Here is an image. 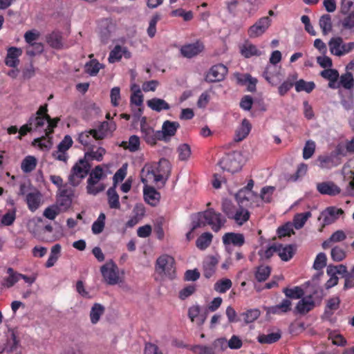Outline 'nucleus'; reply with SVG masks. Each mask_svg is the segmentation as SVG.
<instances>
[{
  "mask_svg": "<svg viewBox=\"0 0 354 354\" xmlns=\"http://www.w3.org/2000/svg\"><path fill=\"white\" fill-rule=\"evenodd\" d=\"M213 235L210 232L203 233L196 240V245L200 250L206 249L212 243Z\"/></svg>",
  "mask_w": 354,
  "mask_h": 354,
  "instance_id": "obj_46",
  "label": "nucleus"
},
{
  "mask_svg": "<svg viewBox=\"0 0 354 354\" xmlns=\"http://www.w3.org/2000/svg\"><path fill=\"white\" fill-rule=\"evenodd\" d=\"M228 71L227 68L222 64H216L210 68L205 76V81L208 82H217L224 80Z\"/></svg>",
  "mask_w": 354,
  "mask_h": 354,
  "instance_id": "obj_11",
  "label": "nucleus"
},
{
  "mask_svg": "<svg viewBox=\"0 0 354 354\" xmlns=\"http://www.w3.org/2000/svg\"><path fill=\"white\" fill-rule=\"evenodd\" d=\"M151 165L156 174L157 180H160L165 185L171 172V165L169 160L163 158L158 162H153Z\"/></svg>",
  "mask_w": 354,
  "mask_h": 354,
  "instance_id": "obj_9",
  "label": "nucleus"
},
{
  "mask_svg": "<svg viewBox=\"0 0 354 354\" xmlns=\"http://www.w3.org/2000/svg\"><path fill=\"white\" fill-rule=\"evenodd\" d=\"M22 49L17 47H10L7 50V55L5 59L6 66L16 68L19 64V57L22 55Z\"/></svg>",
  "mask_w": 354,
  "mask_h": 354,
  "instance_id": "obj_18",
  "label": "nucleus"
},
{
  "mask_svg": "<svg viewBox=\"0 0 354 354\" xmlns=\"http://www.w3.org/2000/svg\"><path fill=\"white\" fill-rule=\"evenodd\" d=\"M111 124L104 121L100 123L97 129L93 130V138L96 140L104 139L107 134L108 131L111 129Z\"/></svg>",
  "mask_w": 354,
  "mask_h": 354,
  "instance_id": "obj_34",
  "label": "nucleus"
},
{
  "mask_svg": "<svg viewBox=\"0 0 354 354\" xmlns=\"http://www.w3.org/2000/svg\"><path fill=\"white\" fill-rule=\"evenodd\" d=\"M140 138L136 135L130 136L129 141H122L120 145V147L125 149H128L131 152H135L140 149Z\"/></svg>",
  "mask_w": 354,
  "mask_h": 354,
  "instance_id": "obj_38",
  "label": "nucleus"
},
{
  "mask_svg": "<svg viewBox=\"0 0 354 354\" xmlns=\"http://www.w3.org/2000/svg\"><path fill=\"white\" fill-rule=\"evenodd\" d=\"M261 312L258 308L250 309L243 313L241 315L246 324L252 323L260 316Z\"/></svg>",
  "mask_w": 354,
  "mask_h": 354,
  "instance_id": "obj_51",
  "label": "nucleus"
},
{
  "mask_svg": "<svg viewBox=\"0 0 354 354\" xmlns=\"http://www.w3.org/2000/svg\"><path fill=\"white\" fill-rule=\"evenodd\" d=\"M171 15L173 17H183L185 21H189L194 17V14L192 11H185L183 8H178L171 11Z\"/></svg>",
  "mask_w": 354,
  "mask_h": 354,
  "instance_id": "obj_62",
  "label": "nucleus"
},
{
  "mask_svg": "<svg viewBox=\"0 0 354 354\" xmlns=\"http://www.w3.org/2000/svg\"><path fill=\"white\" fill-rule=\"evenodd\" d=\"M330 256L334 261H342L346 257V251L342 247L337 245L331 249Z\"/></svg>",
  "mask_w": 354,
  "mask_h": 354,
  "instance_id": "obj_57",
  "label": "nucleus"
},
{
  "mask_svg": "<svg viewBox=\"0 0 354 354\" xmlns=\"http://www.w3.org/2000/svg\"><path fill=\"white\" fill-rule=\"evenodd\" d=\"M37 166V160L34 156H28L21 162V168L24 173L32 171Z\"/></svg>",
  "mask_w": 354,
  "mask_h": 354,
  "instance_id": "obj_45",
  "label": "nucleus"
},
{
  "mask_svg": "<svg viewBox=\"0 0 354 354\" xmlns=\"http://www.w3.org/2000/svg\"><path fill=\"white\" fill-rule=\"evenodd\" d=\"M281 59V53L279 50H274L272 53L271 56L270 57V62L271 64L268 65L265 71L263 73V77L266 80V81L272 84V86L276 85L277 83L273 81L274 74L273 71L276 69V67L274 66L278 64Z\"/></svg>",
  "mask_w": 354,
  "mask_h": 354,
  "instance_id": "obj_10",
  "label": "nucleus"
},
{
  "mask_svg": "<svg viewBox=\"0 0 354 354\" xmlns=\"http://www.w3.org/2000/svg\"><path fill=\"white\" fill-rule=\"evenodd\" d=\"M317 190L323 195L335 196L341 193V189L333 181H325L317 184Z\"/></svg>",
  "mask_w": 354,
  "mask_h": 354,
  "instance_id": "obj_17",
  "label": "nucleus"
},
{
  "mask_svg": "<svg viewBox=\"0 0 354 354\" xmlns=\"http://www.w3.org/2000/svg\"><path fill=\"white\" fill-rule=\"evenodd\" d=\"M283 292L286 297L292 299H301L304 295L303 289L299 286H295L293 288H286L283 290Z\"/></svg>",
  "mask_w": 354,
  "mask_h": 354,
  "instance_id": "obj_47",
  "label": "nucleus"
},
{
  "mask_svg": "<svg viewBox=\"0 0 354 354\" xmlns=\"http://www.w3.org/2000/svg\"><path fill=\"white\" fill-rule=\"evenodd\" d=\"M91 167V165L85 157L80 159L71 170L68 183L73 187L77 186L81 180L88 175Z\"/></svg>",
  "mask_w": 354,
  "mask_h": 354,
  "instance_id": "obj_3",
  "label": "nucleus"
},
{
  "mask_svg": "<svg viewBox=\"0 0 354 354\" xmlns=\"http://www.w3.org/2000/svg\"><path fill=\"white\" fill-rule=\"evenodd\" d=\"M105 308L100 304L95 303L90 311V319L92 324H97L100 317L104 314Z\"/></svg>",
  "mask_w": 354,
  "mask_h": 354,
  "instance_id": "obj_41",
  "label": "nucleus"
},
{
  "mask_svg": "<svg viewBox=\"0 0 354 354\" xmlns=\"http://www.w3.org/2000/svg\"><path fill=\"white\" fill-rule=\"evenodd\" d=\"M108 203L111 209H120V203L119 201V195L118 194L115 187H110L107 190Z\"/></svg>",
  "mask_w": 354,
  "mask_h": 354,
  "instance_id": "obj_36",
  "label": "nucleus"
},
{
  "mask_svg": "<svg viewBox=\"0 0 354 354\" xmlns=\"http://www.w3.org/2000/svg\"><path fill=\"white\" fill-rule=\"evenodd\" d=\"M271 19L269 17L260 18L254 25L248 29V35L250 38H256L262 35L270 26Z\"/></svg>",
  "mask_w": 354,
  "mask_h": 354,
  "instance_id": "obj_12",
  "label": "nucleus"
},
{
  "mask_svg": "<svg viewBox=\"0 0 354 354\" xmlns=\"http://www.w3.org/2000/svg\"><path fill=\"white\" fill-rule=\"evenodd\" d=\"M48 120H50L48 115L44 116L32 115L29 118L28 123L30 126H32L34 131H37L43 127L46 122L48 123Z\"/></svg>",
  "mask_w": 354,
  "mask_h": 354,
  "instance_id": "obj_42",
  "label": "nucleus"
},
{
  "mask_svg": "<svg viewBox=\"0 0 354 354\" xmlns=\"http://www.w3.org/2000/svg\"><path fill=\"white\" fill-rule=\"evenodd\" d=\"M297 80V75H292V79L288 77L286 81H284L279 86V94L281 96L285 95L288 91L295 84V81Z\"/></svg>",
  "mask_w": 354,
  "mask_h": 354,
  "instance_id": "obj_55",
  "label": "nucleus"
},
{
  "mask_svg": "<svg viewBox=\"0 0 354 354\" xmlns=\"http://www.w3.org/2000/svg\"><path fill=\"white\" fill-rule=\"evenodd\" d=\"M341 300L339 297L335 296L329 298L326 301V305L325 308V314L332 315L334 311L337 310L340 306Z\"/></svg>",
  "mask_w": 354,
  "mask_h": 354,
  "instance_id": "obj_44",
  "label": "nucleus"
},
{
  "mask_svg": "<svg viewBox=\"0 0 354 354\" xmlns=\"http://www.w3.org/2000/svg\"><path fill=\"white\" fill-rule=\"evenodd\" d=\"M204 48L203 42L196 41L194 43L182 46L180 52L183 57L190 59L201 53Z\"/></svg>",
  "mask_w": 354,
  "mask_h": 354,
  "instance_id": "obj_13",
  "label": "nucleus"
},
{
  "mask_svg": "<svg viewBox=\"0 0 354 354\" xmlns=\"http://www.w3.org/2000/svg\"><path fill=\"white\" fill-rule=\"evenodd\" d=\"M60 212L61 209L57 205H53L44 209L43 215L46 218L54 220Z\"/></svg>",
  "mask_w": 354,
  "mask_h": 354,
  "instance_id": "obj_60",
  "label": "nucleus"
},
{
  "mask_svg": "<svg viewBox=\"0 0 354 354\" xmlns=\"http://www.w3.org/2000/svg\"><path fill=\"white\" fill-rule=\"evenodd\" d=\"M44 51V46L41 43L35 42L26 48V54L30 57H35Z\"/></svg>",
  "mask_w": 354,
  "mask_h": 354,
  "instance_id": "obj_61",
  "label": "nucleus"
},
{
  "mask_svg": "<svg viewBox=\"0 0 354 354\" xmlns=\"http://www.w3.org/2000/svg\"><path fill=\"white\" fill-rule=\"evenodd\" d=\"M295 90L297 92L306 91L310 93L315 87V84L313 82H306L304 80H299L295 84Z\"/></svg>",
  "mask_w": 354,
  "mask_h": 354,
  "instance_id": "obj_50",
  "label": "nucleus"
},
{
  "mask_svg": "<svg viewBox=\"0 0 354 354\" xmlns=\"http://www.w3.org/2000/svg\"><path fill=\"white\" fill-rule=\"evenodd\" d=\"M179 127L180 124L178 122L166 120L162 124V130L158 131V135H160L161 140L167 141L176 134Z\"/></svg>",
  "mask_w": 354,
  "mask_h": 354,
  "instance_id": "obj_14",
  "label": "nucleus"
},
{
  "mask_svg": "<svg viewBox=\"0 0 354 354\" xmlns=\"http://www.w3.org/2000/svg\"><path fill=\"white\" fill-rule=\"evenodd\" d=\"M218 258L216 256H209L203 261V275L209 279L215 273Z\"/></svg>",
  "mask_w": 354,
  "mask_h": 354,
  "instance_id": "obj_24",
  "label": "nucleus"
},
{
  "mask_svg": "<svg viewBox=\"0 0 354 354\" xmlns=\"http://www.w3.org/2000/svg\"><path fill=\"white\" fill-rule=\"evenodd\" d=\"M254 186V182L250 180L248 185L242 189L239 190L236 194V198L239 203H243L244 201H248L252 195V189Z\"/></svg>",
  "mask_w": 354,
  "mask_h": 354,
  "instance_id": "obj_33",
  "label": "nucleus"
},
{
  "mask_svg": "<svg viewBox=\"0 0 354 354\" xmlns=\"http://www.w3.org/2000/svg\"><path fill=\"white\" fill-rule=\"evenodd\" d=\"M326 273L330 278H338L337 276L339 274L342 277L345 279L346 281V266L340 264L338 266L328 265L326 269Z\"/></svg>",
  "mask_w": 354,
  "mask_h": 354,
  "instance_id": "obj_30",
  "label": "nucleus"
},
{
  "mask_svg": "<svg viewBox=\"0 0 354 354\" xmlns=\"http://www.w3.org/2000/svg\"><path fill=\"white\" fill-rule=\"evenodd\" d=\"M141 181L144 185H148L149 183H158L161 182L160 180H157L156 174L151 164H146L142 169Z\"/></svg>",
  "mask_w": 354,
  "mask_h": 354,
  "instance_id": "obj_23",
  "label": "nucleus"
},
{
  "mask_svg": "<svg viewBox=\"0 0 354 354\" xmlns=\"http://www.w3.org/2000/svg\"><path fill=\"white\" fill-rule=\"evenodd\" d=\"M103 176V169L100 165L96 166L90 173L87 180V192L92 195H96L105 189L103 184L96 186L97 183Z\"/></svg>",
  "mask_w": 354,
  "mask_h": 354,
  "instance_id": "obj_7",
  "label": "nucleus"
},
{
  "mask_svg": "<svg viewBox=\"0 0 354 354\" xmlns=\"http://www.w3.org/2000/svg\"><path fill=\"white\" fill-rule=\"evenodd\" d=\"M143 194L145 201L151 206H155L158 203L160 194L154 187L149 185H144Z\"/></svg>",
  "mask_w": 354,
  "mask_h": 354,
  "instance_id": "obj_25",
  "label": "nucleus"
},
{
  "mask_svg": "<svg viewBox=\"0 0 354 354\" xmlns=\"http://www.w3.org/2000/svg\"><path fill=\"white\" fill-rule=\"evenodd\" d=\"M232 286V281L229 279H225L218 281L214 284V290L220 293H224L231 288Z\"/></svg>",
  "mask_w": 354,
  "mask_h": 354,
  "instance_id": "obj_58",
  "label": "nucleus"
},
{
  "mask_svg": "<svg viewBox=\"0 0 354 354\" xmlns=\"http://www.w3.org/2000/svg\"><path fill=\"white\" fill-rule=\"evenodd\" d=\"M106 216L104 213L100 214L98 218L92 225L91 230L94 234H99L104 230Z\"/></svg>",
  "mask_w": 354,
  "mask_h": 354,
  "instance_id": "obj_48",
  "label": "nucleus"
},
{
  "mask_svg": "<svg viewBox=\"0 0 354 354\" xmlns=\"http://www.w3.org/2000/svg\"><path fill=\"white\" fill-rule=\"evenodd\" d=\"M207 313H201V308L198 305L191 306L188 309V317L192 322H196L198 326H201L207 319Z\"/></svg>",
  "mask_w": 354,
  "mask_h": 354,
  "instance_id": "obj_21",
  "label": "nucleus"
},
{
  "mask_svg": "<svg viewBox=\"0 0 354 354\" xmlns=\"http://www.w3.org/2000/svg\"><path fill=\"white\" fill-rule=\"evenodd\" d=\"M339 85L346 89H351L354 86V78L351 73L346 72L340 76Z\"/></svg>",
  "mask_w": 354,
  "mask_h": 354,
  "instance_id": "obj_52",
  "label": "nucleus"
},
{
  "mask_svg": "<svg viewBox=\"0 0 354 354\" xmlns=\"http://www.w3.org/2000/svg\"><path fill=\"white\" fill-rule=\"evenodd\" d=\"M223 243L225 245H233L237 247H241L245 243L244 235L241 233L227 232L222 237Z\"/></svg>",
  "mask_w": 354,
  "mask_h": 354,
  "instance_id": "obj_19",
  "label": "nucleus"
},
{
  "mask_svg": "<svg viewBox=\"0 0 354 354\" xmlns=\"http://www.w3.org/2000/svg\"><path fill=\"white\" fill-rule=\"evenodd\" d=\"M322 168H331L339 164L338 157L336 154L331 153L329 156H320L318 158Z\"/></svg>",
  "mask_w": 354,
  "mask_h": 354,
  "instance_id": "obj_40",
  "label": "nucleus"
},
{
  "mask_svg": "<svg viewBox=\"0 0 354 354\" xmlns=\"http://www.w3.org/2000/svg\"><path fill=\"white\" fill-rule=\"evenodd\" d=\"M42 195L38 190H34L28 193L26 196V202L29 210L34 212L41 205Z\"/></svg>",
  "mask_w": 354,
  "mask_h": 354,
  "instance_id": "obj_20",
  "label": "nucleus"
},
{
  "mask_svg": "<svg viewBox=\"0 0 354 354\" xmlns=\"http://www.w3.org/2000/svg\"><path fill=\"white\" fill-rule=\"evenodd\" d=\"M46 41L55 49H62L64 47L62 35L60 32H53L47 35Z\"/></svg>",
  "mask_w": 354,
  "mask_h": 354,
  "instance_id": "obj_29",
  "label": "nucleus"
},
{
  "mask_svg": "<svg viewBox=\"0 0 354 354\" xmlns=\"http://www.w3.org/2000/svg\"><path fill=\"white\" fill-rule=\"evenodd\" d=\"M310 216L311 213L310 212L296 214L293 219L295 227L297 230L301 229Z\"/></svg>",
  "mask_w": 354,
  "mask_h": 354,
  "instance_id": "obj_54",
  "label": "nucleus"
},
{
  "mask_svg": "<svg viewBox=\"0 0 354 354\" xmlns=\"http://www.w3.org/2000/svg\"><path fill=\"white\" fill-rule=\"evenodd\" d=\"M344 211L341 208L336 207H328L321 214V217L323 218V225H328L334 223L342 214Z\"/></svg>",
  "mask_w": 354,
  "mask_h": 354,
  "instance_id": "obj_16",
  "label": "nucleus"
},
{
  "mask_svg": "<svg viewBox=\"0 0 354 354\" xmlns=\"http://www.w3.org/2000/svg\"><path fill=\"white\" fill-rule=\"evenodd\" d=\"M227 348V340L225 338H218L212 344L208 345L196 344L192 347V351L195 354H220Z\"/></svg>",
  "mask_w": 354,
  "mask_h": 354,
  "instance_id": "obj_4",
  "label": "nucleus"
},
{
  "mask_svg": "<svg viewBox=\"0 0 354 354\" xmlns=\"http://www.w3.org/2000/svg\"><path fill=\"white\" fill-rule=\"evenodd\" d=\"M8 276L5 277L2 281V286L6 288L12 287L19 280V273L15 272L13 268L7 269Z\"/></svg>",
  "mask_w": 354,
  "mask_h": 354,
  "instance_id": "obj_37",
  "label": "nucleus"
},
{
  "mask_svg": "<svg viewBox=\"0 0 354 354\" xmlns=\"http://www.w3.org/2000/svg\"><path fill=\"white\" fill-rule=\"evenodd\" d=\"M328 46L332 55L341 57L354 50V41L344 43L341 37H334L328 41Z\"/></svg>",
  "mask_w": 354,
  "mask_h": 354,
  "instance_id": "obj_5",
  "label": "nucleus"
},
{
  "mask_svg": "<svg viewBox=\"0 0 354 354\" xmlns=\"http://www.w3.org/2000/svg\"><path fill=\"white\" fill-rule=\"evenodd\" d=\"M178 158L181 161H187L192 153L191 147L188 144L184 143L180 145L177 148Z\"/></svg>",
  "mask_w": 354,
  "mask_h": 354,
  "instance_id": "obj_53",
  "label": "nucleus"
},
{
  "mask_svg": "<svg viewBox=\"0 0 354 354\" xmlns=\"http://www.w3.org/2000/svg\"><path fill=\"white\" fill-rule=\"evenodd\" d=\"M301 299L297 304L295 310L300 315H306L315 308V304L313 299L312 295Z\"/></svg>",
  "mask_w": 354,
  "mask_h": 354,
  "instance_id": "obj_22",
  "label": "nucleus"
},
{
  "mask_svg": "<svg viewBox=\"0 0 354 354\" xmlns=\"http://www.w3.org/2000/svg\"><path fill=\"white\" fill-rule=\"evenodd\" d=\"M147 103L149 108L157 112L170 109L169 104L165 100L157 97L148 100Z\"/></svg>",
  "mask_w": 354,
  "mask_h": 354,
  "instance_id": "obj_32",
  "label": "nucleus"
},
{
  "mask_svg": "<svg viewBox=\"0 0 354 354\" xmlns=\"http://www.w3.org/2000/svg\"><path fill=\"white\" fill-rule=\"evenodd\" d=\"M175 260L171 256L164 254L156 260V269L172 277L175 272Z\"/></svg>",
  "mask_w": 354,
  "mask_h": 354,
  "instance_id": "obj_8",
  "label": "nucleus"
},
{
  "mask_svg": "<svg viewBox=\"0 0 354 354\" xmlns=\"http://www.w3.org/2000/svg\"><path fill=\"white\" fill-rule=\"evenodd\" d=\"M252 129V125L249 120L244 118L241 125L237 128L234 135V141L241 142L244 140L249 134Z\"/></svg>",
  "mask_w": 354,
  "mask_h": 354,
  "instance_id": "obj_26",
  "label": "nucleus"
},
{
  "mask_svg": "<svg viewBox=\"0 0 354 354\" xmlns=\"http://www.w3.org/2000/svg\"><path fill=\"white\" fill-rule=\"evenodd\" d=\"M221 209L226 216L241 226L246 223L250 216L249 211L241 205L236 206L229 200H224Z\"/></svg>",
  "mask_w": 354,
  "mask_h": 354,
  "instance_id": "obj_2",
  "label": "nucleus"
},
{
  "mask_svg": "<svg viewBox=\"0 0 354 354\" xmlns=\"http://www.w3.org/2000/svg\"><path fill=\"white\" fill-rule=\"evenodd\" d=\"M140 127L142 136L147 143L153 145L157 140H161L160 135H158V131H154L153 128L148 126L145 122V118L142 119Z\"/></svg>",
  "mask_w": 354,
  "mask_h": 354,
  "instance_id": "obj_15",
  "label": "nucleus"
},
{
  "mask_svg": "<svg viewBox=\"0 0 354 354\" xmlns=\"http://www.w3.org/2000/svg\"><path fill=\"white\" fill-rule=\"evenodd\" d=\"M319 25L322 30L323 35H327L333 29L330 15L328 14L323 15L319 19Z\"/></svg>",
  "mask_w": 354,
  "mask_h": 354,
  "instance_id": "obj_43",
  "label": "nucleus"
},
{
  "mask_svg": "<svg viewBox=\"0 0 354 354\" xmlns=\"http://www.w3.org/2000/svg\"><path fill=\"white\" fill-rule=\"evenodd\" d=\"M227 222L221 213L216 212L213 208L198 212L192 222V230L209 225L214 232H218Z\"/></svg>",
  "mask_w": 354,
  "mask_h": 354,
  "instance_id": "obj_1",
  "label": "nucleus"
},
{
  "mask_svg": "<svg viewBox=\"0 0 354 354\" xmlns=\"http://www.w3.org/2000/svg\"><path fill=\"white\" fill-rule=\"evenodd\" d=\"M327 258L324 252L319 253L313 263V268L317 270H320L326 266Z\"/></svg>",
  "mask_w": 354,
  "mask_h": 354,
  "instance_id": "obj_64",
  "label": "nucleus"
},
{
  "mask_svg": "<svg viewBox=\"0 0 354 354\" xmlns=\"http://www.w3.org/2000/svg\"><path fill=\"white\" fill-rule=\"evenodd\" d=\"M122 55H124L126 58H129L131 57V53L127 50V48H122L120 45H117L110 52L108 58L109 62L110 63L118 62L120 60Z\"/></svg>",
  "mask_w": 354,
  "mask_h": 354,
  "instance_id": "obj_27",
  "label": "nucleus"
},
{
  "mask_svg": "<svg viewBox=\"0 0 354 354\" xmlns=\"http://www.w3.org/2000/svg\"><path fill=\"white\" fill-rule=\"evenodd\" d=\"M291 301L289 299H284L280 304L270 307L268 312L272 314L285 313L291 310Z\"/></svg>",
  "mask_w": 354,
  "mask_h": 354,
  "instance_id": "obj_31",
  "label": "nucleus"
},
{
  "mask_svg": "<svg viewBox=\"0 0 354 354\" xmlns=\"http://www.w3.org/2000/svg\"><path fill=\"white\" fill-rule=\"evenodd\" d=\"M295 248L292 245H287L283 246L281 244H277V252L281 259L284 261H289L294 255Z\"/></svg>",
  "mask_w": 354,
  "mask_h": 354,
  "instance_id": "obj_28",
  "label": "nucleus"
},
{
  "mask_svg": "<svg viewBox=\"0 0 354 354\" xmlns=\"http://www.w3.org/2000/svg\"><path fill=\"white\" fill-rule=\"evenodd\" d=\"M270 272L271 268L270 266H260L255 272L256 279L259 282L265 281L270 276Z\"/></svg>",
  "mask_w": 354,
  "mask_h": 354,
  "instance_id": "obj_49",
  "label": "nucleus"
},
{
  "mask_svg": "<svg viewBox=\"0 0 354 354\" xmlns=\"http://www.w3.org/2000/svg\"><path fill=\"white\" fill-rule=\"evenodd\" d=\"M223 162L225 165L223 169H226L227 171H228L232 174L237 172L241 168V165L240 162L237 161V160L234 156H228L226 160L221 162V163H223Z\"/></svg>",
  "mask_w": 354,
  "mask_h": 354,
  "instance_id": "obj_39",
  "label": "nucleus"
},
{
  "mask_svg": "<svg viewBox=\"0 0 354 354\" xmlns=\"http://www.w3.org/2000/svg\"><path fill=\"white\" fill-rule=\"evenodd\" d=\"M73 197L58 194L57 203V206L63 210H67L72 204Z\"/></svg>",
  "mask_w": 354,
  "mask_h": 354,
  "instance_id": "obj_59",
  "label": "nucleus"
},
{
  "mask_svg": "<svg viewBox=\"0 0 354 354\" xmlns=\"http://www.w3.org/2000/svg\"><path fill=\"white\" fill-rule=\"evenodd\" d=\"M241 53L244 57L250 58L252 56H260L261 51L255 45L245 43L241 47Z\"/></svg>",
  "mask_w": 354,
  "mask_h": 354,
  "instance_id": "obj_35",
  "label": "nucleus"
},
{
  "mask_svg": "<svg viewBox=\"0 0 354 354\" xmlns=\"http://www.w3.org/2000/svg\"><path fill=\"white\" fill-rule=\"evenodd\" d=\"M281 338L279 333H271L268 335H261L258 337V341L261 344H272Z\"/></svg>",
  "mask_w": 354,
  "mask_h": 354,
  "instance_id": "obj_56",
  "label": "nucleus"
},
{
  "mask_svg": "<svg viewBox=\"0 0 354 354\" xmlns=\"http://www.w3.org/2000/svg\"><path fill=\"white\" fill-rule=\"evenodd\" d=\"M91 137L93 138V130L85 131L79 134L78 141L84 146H91Z\"/></svg>",
  "mask_w": 354,
  "mask_h": 354,
  "instance_id": "obj_63",
  "label": "nucleus"
},
{
  "mask_svg": "<svg viewBox=\"0 0 354 354\" xmlns=\"http://www.w3.org/2000/svg\"><path fill=\"white\" fill-rule=\"evenodd\" d=\"M100 271L108 285L113 286L121 281L118 267L112 260L101 266Z\"/></svg>",
  "mask_w": 354,
  "mask_h": 354,
  "instance_id": "obj_6",
  "label": "nucleus"
}]
</instances>
